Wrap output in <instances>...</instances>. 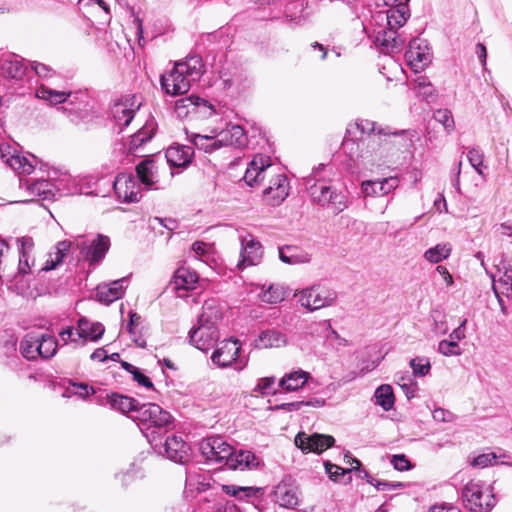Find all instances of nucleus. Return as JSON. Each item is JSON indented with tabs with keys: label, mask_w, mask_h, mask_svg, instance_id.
Listing matches in <instances>:
<instances>
[{
	"label": "nucleus",
	"mask_w": 512,
	"mask_h": 512,
	"mask_svg": "<svg viewBox=\"0 0 512 512\" xmlns=\"http://www.w3.org/2000/svg\"><path fill=\"white\" fill-rule=\"evenodd\" d=\"M304 184L313 202L339 214L348 207L347 196L334 189L331 180L326 177V165L320 164L305 178Z\"/></svg>",
	"instance_id": "1"
},
{
	"label": "nucleus",
	"mask_w": 512,
	"mask_h": 512,
	"mask_svg": "<svg viewBox=\"0 0 512 512\" xmlns=\"http://www.w3.org/2000/svg\"><path fill=\"white\" fill-rule=\"evenodd\" d=\"M203 68L202 59L199 56L188 57L185 61L175 63L170 72L161 76V86L169 95L184 94L189 91L192 82L201 78Z\"/></svg>",
	"instance_id": "2"
},
{
	"label": "nucleus",
	"mask_w": 512,
	"mask_h": 512,
	"mask_svg": "<svg viewBox=\"0 0 512 512\" xmlns=\"http://www.w3.org/2000/svg\"><path fill=\"white\" fill-rule=\"evenodd\" d=\"M130 417L137 422L153 447H157V439L167 432L173 422L171 414L155 403L141 404L136 414Z\"/></svg>",
	"instance_id": "3"
},
{
	"label": "nucleus",
	"mask_w": 512,
	"mask_h": 512,
	"mask_svg": "<svg viewBox=\"0 0 512 512\" xmlns=\"http://www.w3.org/2000/svg\"><path fill=\"white\" fill-rule=\"evenodd\" d=\"M465 507L472 512H489L496 504L491 485L480 480L469 481L462 491Z\"/></svg>",
	"instance_id": "4"
},
{
	"label": "nucleus",
	"mask_w": 512,
	"mask_h": 512,
	"mask_svg": "<svg viewBox=\"0 0 512 512\" xmlns=\"http://www.w3.org/2000/svg\"><path fill=\"white\" fill-rule=\"evenodd\" d=\"M109 247V237L102 234H98L93 239L78 237L73 242V248L79 251L78 259L87 260L90 265L101 262Z\"/></svg>",
	"instance_id": "5"
},
{
	"label": "nucleus",
	"mask_w": 512,
	"mask_h": 512,
	"mask_svg": "<svg viewBox=\"0 0 512 512\" xmlns=\"http://www.w3.org/2000/svg\"><path fill=\"white\" fill-rule=\"evenodd\" d=\"M19 261L17 273L14 275L12 284L9 288L14 289L17 293H22L24 285L18 286V279L32 273L33 268L36 266L35 260V245L34 241L30 237H22L17 239Z\"/></svg>",
	"instance_id": "6"
},
{
	"label": "nucleus",
	"mask_w": 512,
	"mask_h": 512,
	"mask_svg": "<svg viewBox=\"0 0 512 512\" xmlns=\"http://www.w3.org/2000/svg\"><path fill=\"white\" fill-rule=\"evenodd\" d=\"M300 305L310 311L331 306L336 298L335 291L320 285H314L295 293Z\"/></svg>",
	"instance_id": "7"
},
{
	"label": "nucleus",
	"mask_w": 512,
	"mask_h": 512,
	"mask_svg": "<svg viewBox=\"0 0 512 512\" xmlns=\"http://www.w3.org/2000/svg\"><path fill=\"white\" fill-rule=\"evenodd\" d=\"M495 268L496 271L489 273V276L492 280L493 292L502 311H504L502 296H512V260L502 257Z\"/></svg>",
	"instance_id": "8"
},
{
	"label": "nucleus",
	"mask_w": 512,
	"mask_h": 512,
	"mask_svg": "<svg viewBox=\"0 0 512 512\" xmlns=\"http://www.w3.org/2000/svg\"><path fill=\"white\" fill-rule=\"evenodd\" d=\"M241 345L237 339H229L221 342L212 355L211 361L219 368H227L235 364V369L241 371L247 365V360L239 357Z\"/></svg>",
	"instance_id": "9"
},
{
	"label": "nucleus",
	"mask_w": 512,
	"mask_h": 512,
	"mask_svg": "<svg viewBox=\"0 0 512 512\" xmlns=\"http://www.w3.org/2000/svg\"><path fill=\"white\" fill-rule=\"evenodd\" d=\"M238 232L240 259L237 263V268L243 270L246 267L260 264L264 255L262 244L250 232L245 230Z\"/></svg>",
	"instance_id": "10"
},
{
	"label": "nucleus",
	"mask_w": 512,
	"mask_h": 512,
	"mask_svg": "<svg viewBox=\"0 0 512 512\" xmlns=\"http://www.w3.org/2000/svg\"><path fill=\"white\" fill-rule=\"evenodd\" d=\"M0 158L19 174H31L38 164L34 155L24 156L9 143L0 144Z\"/></svg>",
	"instance_id": "11"
},
{
	"label": "nucleus",
	"mask_w": 512,
	"mask_h": 512,
	"mask_svg": "<svg viewBox=\"0 0 512 512\" xmlns=\"http://www.w3.org/2000/svg\"><path fill=\"white\" fill-rule=\"evenodd\" d=\"M200 451L208 464L225 465L231 456L232 446L222 437H208L201 442Z\"/></svg>",
	"instance_id": "12"
},
{
	"label": "nucleus",
	"mask_w": 512,
	"mask_h": 512,
	"mask_svg": "<svg viewBox=\"0 0 512 512\" xmlns=\"http://www.w3.org/2000/svg\"><path fill=\"white\" fill-rule=\"evenodd\" d=\"M405 59L414 72L423 71L432 60V53L427 41L419 37L412 39L405 53Z\"/></svg>",
	"instance_id": "13"
},
{
	"label": "nucleus",
	"mask_w": 512,
	"mask_h": 512,
	"mask_svg": "<svg viewBox=\"0 0 512 512\" xmlns=\"http://www.w3.org/2000/svg\"><path fill=\"white\" fill-rule=\"evenodd\" d=\"M141 105L136 95H127L116 102L112 107V115L117 125L121 129L128 126Z\"/></svg>",
	"instance_id": "14"
},
{
	"label": "nucleus",
	"mask_w": 512,
	"mask_h": 512,
	"mask_svg": "<svg viewBox=\"0 0 512 512\" xmlns=\"http://www.w3.org/2000/svg\"><path fill=\"white\" fill-rule=\"evenodd\" d=\"M114 191L123 202L134 203L141 199V189L137 179L132 174H119L114 183Z\"/></svg>",
	"instance_id": "15"
},
{
	"label": "nucleus",
	"mask_w": 512,
	"mask_h": 512,
	"mask_svg": "<svg viewBox=\"0 0 512 512\" xmlns=\"http://www.w3.org/2000/svg\"><path fill=\"white\" fill-rule=\"evenodd\" d=\"M335 440L330 435L324 434H306L300 432L295 437V445L303 452L322 453L326 449L333 446Z\"/></svg>",
	"instance_id": "16"
},
{
	"label": "nucleus",
	"mask_w": 512,
	"mask_h": 512,
	"mask_svg": "<svg viewBox=\"0 0 512 512\" xmlns=\"http://www.w3.org/2000/svg\"><path fill=\"white\" fill-rule=\"evenodd\" d=\"M271 174V159L265 155L255 156L248 164L244 175L245 183L250 186H258L267 175Z\"/></svg>",
	"instance_id": "17"
},
{
	"label": "nucleus",
	"mask_w": 512,
	"mask_h": 512,
	"mask_svg": "<svg viewBox=\"0 0 512 512\" xmlns=\"http://www.w3.org/2000/svg\"><path fill=\"white\" fill-rule=\"evenodd\" d=\"M274 500L281 507L294 508L299 503L298 487L291 477H284L274 488Z\"/></svg>",
	"instance_id": "18"
},
{
	"label": "nucleus",
	"mask_w": 512,
	"mask_h": 512,
	"mask_svg": "<svg viewBox=\"0 0 512 512\" xmlns=\"http://www.w3.org/2000/svg\"><path fill=\"white\" fill-rule=\"evenodd\" d=\"M219 339L217 326H209L198 323V326L190 332V342L201 351L213 348Z\"/></svg>",
	"instance_id": "19"
},
{
	"label": "nucleus",
	"mask_w": 512,
	"mask_h": 512,
	"mask_svg": "<svg viewBox=\"0 0 512 512\" xmlns=\"http://www.w3.org/2000/svg\"><path fill=\"white\" fill-rule=\"evenodd\" d=\"M20 188L25 190L27 196L42 200H50L55 197L56 187L53 183L45 179H25L20 180Z\"/></svg>",
	"instance_id": "20"
},
{
	"label": "nucleus",
	"mask_w": 512,
	"mask_h": 512,
	"mask_svg": "<svg viewBox=\"0 0 512 512\" xmlns=\"http://www.w3.org/2000/svg\"><path fill=\"white\" fill-rule=\"evenodd\" d=\"M406 39L397 33V30L386 28L378 31L375 44L380 48L382 53L393 54L402 50Z\"/></svg>",
	"instance_id": "21"
},
{
	"label": "nucleus",
	"mask_w": 512,
	"mask_h": 512,
	"mask_svg": "<svg viewBox=\"0 0 512 512\" xmlns=\"http://www.w3.org/2000/svg\"><path fill=\"white\" fill-rule=\"evenodd\" d=\"M97 403L99 405L108 404L113 410L123 414L130 413L131 415H135L136 410L140 407L136 399L117 393L106 394L104 397L98 396Z\"/></svg>",
	"instance_id": "22"
},
{
	"label": "nucleus",
	"mask_w": 512,
	"mask_h": 512,
	"mask_svg": "<svg viewBox=\"0 0 512 512\" xmlns=\"http://www.w3.org/2000/svg\"><path fill=\"white\" fill-rule=\"evenodd\" d=\"M399 186V179L391 176L383 179L366 180L361 184V191L365 197L384 196Z\"/></svg>",
	"instance_id": "23"
},
{
	"label": "nucleus",
	"mask_w": 512,
	"mask_h": 512,
	"mask_svg": "<svg viewBox=\"0 0 512 512\" xmlns=\"http://www.w3.org/2000/svg\"><path fill=\"white\" fill-rule=\"evenodd\" d=\"M128 286V279L121 278L108 284H100L96 289V298L106 305L120 299Z\"/></svg>",
	"instance_id": "24"
},
{
	"label": "nucleus",
	"mask_w": 512,
	"mask_h": 512,
	"mask_svg": "<svg viewBox=\"0 0 512 512\" xmlns=\"http://www.w3.org/2000/svg\"><path fill=\"white\" fill-rule=\"evenodd\" d=\"M216 136L220 148L227 146L242 148L247 144V136L243 128L236 124H229L226 128L216 131Z\"/></svg>",
	"instance_id": "25"
},
{
	"label": "nucleus",
	"mask_w": 512,
	"mask_h": 512,
	"mask_svg": "<svg viewBox=\"0 0 512 512\" xmlns=\"http://www.w3.org/2000/svg\"><path fill=\"white\" fill-rule=\"evenodd\" d=\"M288 344V337L285 333L277 329H266L259 333L253 341V347L256 349L282 348Z\"/></svg>",
	"instance_id": "26"
},
{
	"label": "nucleus",
	"mask_w": 512,
	"mask_h": 512,
	"mask_svg": "<svg viewBox=\"0 0 512 512\" xmlns=\"http://www.w3.org/2000/svg\"><path fill=\"white\" fill-rule=\"evenodd\" d=\"M164 449L167 458L176 463H184L189 457V445L180 436L167 437Z\"/></svg>",
	"instance_id": "27"
},
{
	"label": "nucleus",
	"mask_w": 512,
	"mask_h": 512,
	"mask_svg": "<svg viewBox=\"0 0 512 512\" xmlns=\"http://www.w3.org/2000/svg\"><path fill=\"white\" fill-rule=\"evenodd\" d=\"M35 95L38 99H41L52 106L64 103L73 104V100H71L73 94L71 91L55 90L45 85H41L36 89Z\"/></svg>",
	"instance_id": "28"
},
{
	"label": "nucleus",
	"mask_w": 512,
	"mask_h": 512,
	"mask_svg": "<svg viewBox=\"0 0 512 512\" xmlns=\"http://www.w3.org/2000/svg\"><path fill=\"white\" fill-rule=\"evenodd\" d=\"M279 259L288 265L306 264L311 261V254L298 246L286 245L278 250Z\"/></svg>",
	"instance_id": "29"
},
{
	"label": "nucleus",
	"mask_w": 512,
	"mask_h": 512,
	"mask_svg": "<svg viewBox=\"0 0 512 512\" xmlns=\"http://www.w3.org/2000/svg\"><path fill=\"white\" fill-rule=\"evenodd\" d=\"M71 247H73V242L66 240L59 241L47 254V259L40 268V271L47 272L56 269L60 264H62L64 257L67 255Z\"/></svg>",
	"instance_id": "30"
},
{
	"label": "nucleus",
	"mask_w": 512,
	"mask_h": 512,
	"mask_svg": "<svg viewBox=\"0 0 512 512\" xmlns=\"http://www.w3.org/2000/svg\"><path fill=\"white\" fill-rule=\"evenodd\" d=\"M259 464L256 456L250 451L235 452L232 448L231 456L227 458L225 466L232 470L252 469Z\"/></svg>",
	"instance_id": "31"
},
{
	"label": "nucleus",
	"mask_w": 512,
	"mask_h": 512,
	"mask_svg": "<svg viewBox=\"0 0 512 512\" xmlns=\"http://www.w3.org/2000/svg\"><path fill=\"white\" fill-rule=\"evenodd\" d=\"M104 332V325L100 322H91L86 318L78 320L77 336L79 339H82V343L86 340L96 342L103 336Z\"/></svg>",
	"instance_id": "32"
},
{
	"label": "nucleus",
	"mask_w": 512,
	"mask_h": 512,
	"mask_svg": "<svg viewBox=\"0 0 512 512\" xmlns=\"http://www.w3.org/2000/svg\"><path fill=\"white\" fill-rule=\"evenodd\" d=\"M26 72V66L23 60L17 56L9 55L2 59L0 65V75L9 79H21Z\"/></svg>",
	"instance_id": "33"
},
{
	"label": "nucleus",
	"mask_w": 512,
	"mask_h": 512,
	"mask_svg": "<svg viewBox=\"0 0 512 512\" xmlns=\"http://www.w3.org/2000/svg\"><path fill=\"white\" fill-rule=\"evenodd\" d=\"M311 375L302 369L286 373L279 381V387L285 391H297L302 388L309 380Z\"/></svg>",
	"instance_id": "34"
},
{
	"label": "nucleus",
	"mask_w": 512,
	"mask_h": 512,
	"mask_svg": "<svg viewBox=\"0 0 512 512\" xmlns=\"http://www.w3.org/2000/svg\"><path fill=\"white\" fill-rule=\"evenodd\" d=\"M193 148L191 146H171L166 150V159L174 167H184L191 162Z\"/></svg>",
	"instance_id": "35"
},
{
	"label": "nucleus",
	"mask_w": 512,
	"mask_h": 512,
	"mask_svg": "<svg viewBox=\"0 0 512 512\" xmlns=\"http://www.w3.org/2000/svg\"><path fill=\"white\" fill-rule=\"evenodd\" d=\"M138 179L147 188L150 189L158 181L157 166L155 161L145 159L136 166Z\"/></svg>",
	"instance_id": "36"
},
{
	"label": "nucleus",
	"mask_w": 512,
	"mask_h": 512,
	"mask_svg": "<svg viewBox=\"0 0 512 512\" xmlns=\"http://www.w3.org/2000/svg\"><path fill=\"white\" fill-rule=\"evenodd\" d=\"M198 282V274L185 266L179 267L173 277V284L176 290H191Z\"/></svg>",
	"instance_id": "37"
},
{
	"label": "nucleus",
	"mask_w": 512,
	"mask_h": 512,
	"mask_svg": "<svg viewBox=\"0 0 512 512\" xmlns=\"http://www.w3.org/2000/svg\"><path fill=\"white\" fill-rule=\"evenodd\" d=\"M222 318V311L217 301L208 300L202 307V313L199 316L198 323L209 326H217Z\"/></svg>",
	"instance_id": "38"
},
{
	"label": "nucleus",
	"mask_w": 512,
	"mask_h": 512,
	"mask_svg": "<svg viewBox=\"0 0 512 512\" xmlns=\"http://www.w3.org/2000/svg\"><path fill=\"white\" fill-rule=\"evenodd\" d=\"M409 17V10L407 5H396L386 13L387 28L399 29L406 23Z\"/></svg>",
	"instance_id": "39"
},
{
	"label": "nucleus",
	"mask_w": 512,
	"mask_h": 512,
	"mask_svg": "<svg viewBox=\"0 0 512 512\" xmlns=\"http://www.w3.org/2000/svg\"><path fill=\"white\" fill-rule=\"evenodd\" d=\"M306 9L307 3L304 0L292 1L286 6L285 15L291 22L301 24L309 17V12Z\"/></svg>",
	"instance_id": "40"
},
{
	"label": "nucleus",
	"mask_w": 512,
	"mask_h": 512,
	"mask_svg": "<svg viewBox=\"0 0 512 512\" xmlns=\"http://www.w3.org/2000/svg\"><path fill=\"white\" fill-rule=\"evenodd\" d=\"M277 185L278 188H276L273 194L263 195L267 204L272 206H278L281 204L289 194V182L286 175L278 174Z\"/></svg>",
	"instance_id": "41"
},
{
	"label": "nucleus",
	"mask_w": 512,
	"mask_h": 512,
	"mask_svg": "<svg viewBox=\"0 0 512 512\" xmlns=\"http://www.w3.org/2000/svg\"><path fill=\"white\" fill-rule=\"evenodd\" d=\"M191 142L206 153H212L220 149L219 143H217L216 130H213L211 135L193 134Z\"/></svg>",
	"instance_id": "42"
},
{
	"label": "nucleus",
	"mask_w": 512,
	"mask_h": 512,
	"mask_svg": "<svg viewBox=\"0 0 512 512\" xmlns=\"http://www.w3.org/2000/svg\"><path fill=\"white\" fill-rule=\"evenodd\" d=\"M38 334L29 333L24 336L20 342V352L28 360H34L39 357Z\"/></svg>",
	"instance_id": "43"
},
{
	"label": "nucleus",
	"mask_w": 512,
	"mask_h": 512,
	"mask_svg": "<svg viewBox=\"0 0 512 512\" xmlns=\"http://www.w3.org/2000/svg\"><path fill=\"white\" fill-rule=\"evenodd\" d=\"M452 248L448 243H439L436 246L429 248L424 253V258L432 263L437 264L447 259L451 254Z\"/></svg>",
	"instance_id": "44"
},
{
	"label": "nucleus",
	"mask_w": 512,
	"mask_h": 512,
	"mask_svg": "<svg viewBox=\"0 0 512 512\" xmlns=\"http://www.w3.org/2000/svg\"><path fill=\"white\" fill-rule=\"evenodd\" d=\"M376 403L380 405L385 411L392 409L394 405L393 389L388 384L380 385L375 391Z\"/></svg>",
	"instance_id": "45"
},
{
	"label": "nucleus",
	"mask_w": 512,
	"mask_h": 512,
	"mask_svg": "<svg viewBox=\"0 0 512 512\" xmlns=\"http://www.w3.org/2000/svg\"><path fill=\"white\" fill-rule=\"evenodd\" d=\"M39 344V357L51 358L57 351V340L54 336L46 334H38Z\"/></svg>",
	"instance_id": "46"
},
{
	"label": "nucleus",
	"mask_w": 512,
	"mask_h": 512,
	"mask_svg": "<svg viewBox=\"0 0 512 512\" xmlns=\"http://www.w3.org/2000/svg\"><path fill=\"white\" fill-rule=\"evenodd\" d=\"M196 96L183 97L175 102L174 110L179 118H187L194 115Z\"/></svg>",
	"instance_id": "47"
},
{
	"label": "nucleus",
	"mask_w": 512,
	"mask_h": 512,
	"mask_svg": "<svg viewBox=\"0 0 512 512\" xmlns=\"http://www.w3.org/2000/svg\"><path fill=\"white\" fill-rule=\"evenodd\" d=\"M222 491L227 495L243 499L254 497L257 494L258 489L253 487H243L236 485H222Z\"/></svg>",
	"instance_id": "48"
},
{
	"label": "nucleus",
	"mask_w": 512,
	"mask_h": 512,
	"mask_svg": "<svg viewBox=\"0 0 512 512\" xmlns=\"http://www.w3.org/2000/svg\"><path fill=\"white\" fill-rule=\"evenodd\" d=\"M413 375L416 377H425L430 373L431 363L427 357L417 356L409 362Z\"/></svg>",
	"instance_id": "49"
},
{
	"label": "nucleus",
	"mask_w": 512,
	"mask_h": 512,
	"mask_svg": "<svg viewBox=\"0 0 512 512\" xmlns=\"http://www.w3.org/2000/svg\"><path fill=\"white\" fill-rule=\"evenodd\" d=\"M261 301L268 304H276L284 300L285 291L281 286L270 285L261 293Z\"/></svg>",
	"instance_id": "50"
},
{
	"label": "nucleus",
	"mask_w": 512,
	"mask_h": 512,
	"mask_svg": "<svg viewBox=\"0 0 512 512\" xmlns=\"http://www.w3.org/2000/svg\"><path fill=\"white\" fill-rule=\"evenodd\" d=\"M395 382L402 389L403 393L408 399L413 398L415 396L417 384L413 381L410 375H397Z\"/></svg>",
	"instance_id": "51"
},
{
	"label": "nucleus",
	"mask_w": 512,
	"mask_h": 512,
	"mask_svg": "<svg viewBox=\"0 0 512 512\" xmlns=\"http://www.w3.org/2000/svg\"><path fill=\"white\" fill-rule=\"evenodd\" d=\"M467 159L471 166L479 175H483L484 166V154L480 148L473 147L467 151Z\"/></svg>",
	"instance_id": "52"
},
{
	"label": "nucleus",
	"mask_w": 512,
	"mask_h": 512,
	"mask_svg": "<svg viewBox=\"0 0 512 512\" xmlns=\"http://www.w3.org/2000/svg\"><path fill=\"white\" fill-rule=\"evenodd\" d=\"M434 119L442 124L445 130L450 133L454 130L455 123L452 113L448 109H438L434 112Z\"/></svg>",
	"instance_id": "53"
},
{
	"label": "nucleus",
	"mask_w": 512,
	"mask_h": 512,
	"mask_svg": "<svg viewBox=\"0 0 512 512\" xmlns=\"http://www.w3.org/2000/svg\"><path fill=\"white\" fill-rule=\"evenodd\" d=\"M194 115L201 118H208L215 113L214 106L207 100L196 96Z\"/></svg>",
	"instance_id": "54"
},
{
	"label": "nucleus",
	"mask_w": 512,
	"mask_h": 512,
	"mask_svg": "<svg viewBox=\"0 0 512 512\" xmlns=\"http://www.w3.org/2000/svg\"><path fill=\"white\" fill-rule=\"evenodd\" d=\"M438 352L444 356H459L461 348L456 341L442 340L438 344Z\"/></svg>",
	"instance_id": "55"
},
{
	"label": "nucleus",
	"mask_w": 512,
	"mask_h": 512,
	"mask_svg": "<svg viewBox=\"0 0 512 512\" xmlns=\"http://www.w3.org/2000/svg\"><path fill=\"white\" fill-rule=\"evenodd\" d=\"M275 377H263L259 379L256 387L254 388L255 392H259L262 395H267L272 392H275Z\"/></svg>",
	"instance_id": "56"
},
{
	"label": "nucleus",
	"mask_w": 512,
	"mask_h": 512,
	"mask_svg": "<svg viewBox=\"0 0 512 512\" xmlns=\"http://www.w3.org/2000/svg\"><path fill=\"white\" fill-rule=\"evenodd\" d=\"M496 459L497 456L495 453H483L475 457L472 460L471 465L476 468H485L489 465L496 463Z\"/></svg>",
	"instance_id": "57"
},
{
	"label": "nucleus",
	"mask_w": 512,
	"mask_h": 512,
	"mask_svg": "<svg viewBox=\"0 0 512 512\" xmlns=\"http://www.w3.org/2000/svg\"><path fill=\"white\" fill-rule=\"evenodd\" d=\"M31 69L35 71V73L41 78H51L55 75V71L52 67L38 62L32 61L30 62Z\"/></svg>",
	"instance_id": "58"
},
{
	"label": "nucleus",
	"mask_w": 512,
	"mask_h": 512,
	"mask_svg": "<svg viewBox=\"0 0 512 512\" xmlns=\"http://www.w3.org/2000/svg\"><path fill=\"white\" fill-rule=\"evenodd\" d=\"M357 129L361 130L362 133L366 134H382L384 133L381 128L378 127L377 123L368 119H362L356 124Z\"/></svg>",
	"instance_id": "59"
},
{
	"label": "nucleus",
	"mask_w": 512,
	"mask_h": 512,
	"mask_svg": "<svg viewBox=\"0 0 512 512\" xmlns=\"http://www.w3.org/2000/svg\"><path fill=\"white\" fill-rule=\"evenodd\" d=\"M72 393L79 396L82 399H86L88 396L95 393V389L86 383H72Z\"/></svg>",
	"instance_id": "60"
},
{
	"label": "nucleus",
	"mask_w": 512,
	"mask_h": 512,
	"mask_svg": "<svg viewBox=\"0 0 512 512\" xmlns=\"http://www.w3.org/2000/svg\"><path fill=\"white\" fill-rule=\"evenodd\" d=\"M310 333L311 334H319L321 332H324V331H330V333L335 336L336 338L339 337L338 333L331 329V323L329 320H322V321H319V322H314L310 325Z\"/></svg>",
	"instance_id": "61"
},
{
	"label": "nucleus",
	"mask_w": 512,
	"mask_h": 512,
	"mask_svg": "<svg viewBox=\"0 0 512 512\" xmlns=\"http://www.w3.org/2000/svg\"><path fill=\"white\" fill-rule=\"evenodd\" d=\"M391 464L399 471L409 470L411 467L410 461L403 454L393 455L391 458Z\"/></svg>",
	"instance_id": "62"
},
{
	"label": "nucleus",
	"mask_w": 512,
	"mask_h": 512,
	"mask_svg": "<svg viewBox=\"0 0 512 512\" xmlns=\"http://www.w3.org/2000/svg\"><path fill=\"white\" fill-rule=\"evenodd\" d=\"M78 330H75L73 327H66L59 333L60 339L66 344L68 342L76 343L80 340L77 336Z\"/></svg>",
	"instance_id": "63"
},
{
	"label": "nucleus",
	"mask_w": 512,
	"mask_h": 512,
	"mask_svg": "<svg viewBox=\"0 0 512 512\" xmlns=\"http://www.w3.org/2000/svg\"><path fill=\"white\" fill-rule=\"evenodd\" d=\"M155 132V124L154 122H147L138 132L137 135L144 140V142H148L151 140Z\"/></svg>",
	"instance_id": "64"
}]
</instances>
